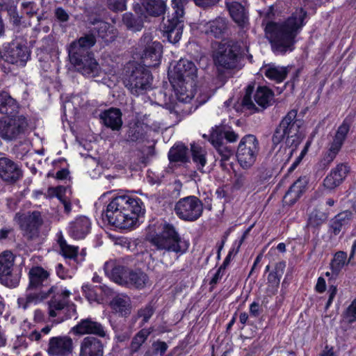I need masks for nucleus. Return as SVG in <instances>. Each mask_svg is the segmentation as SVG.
<instances>
[{
    "instance_id": "nucleus-28",
    "label": "nucleus",
    "mask_w": 356,
    "mask_h": 356,
    "mask_svg": "<svg viewBox=\"0 0 356 356\" xmlns=\"http://www.w3.org/2000/svg\"><path fill=\"white\" fill-rule=\"evenodd\" d=\"M90 229V220L86 216H80L70 222L69 233L74 239H82L88 234Z\"/></svg>"
},
{
    "instance_id": "nucleus-20",
    "label": "nucleus",
    "mask_w": 356,
    "mask_h": 356,
    "mask_svg": "<svg viewBox=\"0 0 356 356\" xmlns=\"http://www.w3.org/2000/svg\"><path fill=\"white\" fill-rule=\"evenodd\" d=\"M132 211L129 209L128 213L120 211L121 213H112L108 214L106 217L109 223L120 229H128L131 227L138 220V218L142 211Z\"/></svg>"
},
{
    "instance_id": "nucleus-7",
    "label": "nucleus",
    "mask_w": 356,
    "mask_h": 356,
    "mask_svg": "<svg viewBox=\"0 0 356 356\" xmlns=\"http://www.w3.org/2000/svg\"><path fill=\"white\" fill-rule=\"evenodd\" d=\"M245 51H248L247 46L243 48L238 42H221L213 53L214 64L218 70L235 69L238 66Z\"/></svg>"
},
{
    "instance_id": "nucleus-8",
    "label": "nucleus",
    "mask_w": 356,
    "mask_h": 356,
    "mask_svg": "<svg viewBox=\"0 0 356 356\" xmlns=\"http://www.w3.org/2000/svg\"><path fill=\"white\" fill-rule=\"evenodd\" d=\"M176 99H170L169 102L165 104V108L169 110L170 113L174 115L177 118L188 113L187 109L184 105L189 103L194 97L195 83L188 85L186 82H171Z\"/></svg>"
},
{
    "instance_id": "nucleus-2",
    "label": "nucleus",
    "mask_w": 356,
    "mask_h": 356,
    "mask_svg": "<svg viewBox=\"0 0 356 356\" xmlns=\"http://www.w3.org/2000/svg\"><path fill=\"white\" fill-rule=\"evenodd\" d=\"M306 16L307 12L298 8L285 20L266 24V35L275 52L285 54L293 50L296 38L305 25Z\"/></svg>"
},
{
    "instance_id": "nucleus-6",
    "label": "nucleus",
    "mask_w": 356,
    "mask_h": 356,
    "mask_svg": "<svg viewBox=\"0 0 356 356\" xmlns=\"http://www.w3.org/2000/svg\"><path fill=\"white\" fill-rule=\"evenodd\" d=\"M104 272L113 282L129 288L143 289L149 282L147 274L141 270L127 269L113 261L106 262Z\"/></svg>"
},
{
    "instance_id": "nucleus-56",
    "label": "nucleus",
    "mask_w": 356,
    "mask_h": 356,
    "mask_svg": "<svg viewBox=\"0 0 356 356\" xmlns=\"http://www.w3.org/2000/svg\"><path fill=\"white\" fill-rule=\"evenodd\" d=\"M280 274L271 272L268 276V282L273 288H277L280 282Z\"/></svg>"
},
{
    "instance_id": "nucleus-35",
    "label": "nucleus",
    "mask_w": 356,
    "mask_h": 356,
    "mask_svg": "<svg viewBox=\"0 0 356 356\" xmlns=\"http://www.w3.org/2000/svg\"><path fill=\"white\" fill-rule=\"evenodd\" d=\"M141 4L146 12L153 16L162 15L166 8L163 0H141Z\"/></svg>"
},
{
    "instance_id": "nucleus-51",
    "label": "nucleus",
    "mask_w": 356,
    "mask_h": 356,
    "mask_svg": "<svg viewBox=\"0 0 356 356\" xmlns=\"http://www.w3.org/2000/svg\"><path fill=\"white\" fill-rule=\"evenodd\" d=\"M344 318L349 323L356 321V299L354 300L351 305L347 308Z\"/></svg>"
},
{
    "instance_id": "nucleus-24",
    "label": "nucleus",
    "mask_w": 356,
    "mask_h": 356,
    "mask_svg": "<svg viewBox=\"0 0 356 356\" xmlns=\"http://www.w3.org/2000/svg\"><path fill=\"white\" fill-rule=\"evenodd\" d=\"M22 176V172L19 166L12 160L0 158V177L8 182H14Z\"/></svg>"
},
{
    "instance_id": "nucleus-55",
    "label": "nucleus",
    "mask_w": 356,
    "mask_h": 356,
    "mask_svg": "<svg viewBox=\"0 0 356 356\" xmlns=\"http://www.w3.org/2000/svg\"><path fill=\"white\" fill-rule=\"evenodd\" d=\"M154 352L156 354L159 353L161 355H164L168 349V345L164 341H156L152 343Z\"/></svg>"
},
{
    "instance_id": "nucleus-32",
    "label": "nucleus",
    "mask_w": 356,
    "mask_h": 356,
    "mask_svg": "<svg viewBox=\"0 0 356 356\" xmlns=\"http://www.w3.org/2000/svg\"><path fill=\"white\" fill-rule=\"evenodd\" d=\"M261 71L268 79L277 83L282 82L288 74L286 67L275 65H268L262 67Z\"/></svg>"
},
{
    "instance_id": "nucleus-14",
    "label": "nucleus",
    "mask_w": 356,
    "mask_h": 356,
    "mask_svg": "<svg viewBox=\"0 0 356 356\" xmlns=\"http://www.w3.org/2000/svg\"><path fill=\"white\" fill-rule=\"evenodd\" d=\"M151 81L152 76L149 70L139 66L132 71L125 81V86L132 94L139 95L150 88Z\"/></svg>"
},
{
    "instance_id": "nucleus-41",
    "label": "nucleus",
    "mask_w": 356,
    "mask_h": 356,
    "mask_svg": "<svg viewBox=\"0 0 356 356\" xmlns=\"http://www.w3.org/2000/svg\"><path fill=\"white\" fill-rule=\"evenodd\" d=\"M145 135V126L143 124L137 122L130 126L127 134V140L137 142L142 140Z\"/></svg>"
},
{
    "instance_id": "nucleus-47",
    "label": "nucleus",
    "mask_w": 356,
    "mask_h": 356,
    "mask_svg": "<svg viewBox=\"0 0 356 356\" xmlns=\"http://www.w3.org/2000/svg\"><path fill=\"white\" fill-rule=\"evenodd\" d=\"M252 91V88L249 86L247 88L246 94L243 98L242 105L244 108L253 111H259L260 109L256 107L254 103L251 99L250 93Z\"/></svg>"
},
{
    "instance_id": "nucleus-31",
    "label": "nucleus",
    "mask_w": 356,
    "mask_h": 356,
    "mask_svg": "<svg viewBox=\"0 0 356 356\" xmlns=\"http://www.w3.org/2000/svg\"><path fill=\"white\" fill-rule=\"evenodd\" d=\"M111 309L121 316H126L131 313V300L124 294H120L113 298L110 302Z\"/></svg>"
},
{
    "instance_id": "nucleus-1",
    "label": "nucleus",
    "mask_w": 356,
    "mask_h": 356,
    "mask_svg": "<svg viewBox=\"0 0 356 356\" xmlns=\"http://www.w3.org/2000/svg\"><path fill=\"white\" fill-rule=\"evenodd\" d=\"M29 283L25 298L18 299V303L24 309L31 304H38L50 298L48 301V314L54 318L58 312L65 308L68 303L71 292L58 285L51 286L48 290H41L47 284L50 273L41 266L32 267L29 272Z\"/></svg>"
},
{
    "instance_id": "nucleus-40",
    "label": "nucleus",
    "mask_w": 356,
    "mask_h": 356,
    "mask_svg": "<svg viewBox=\"0 0 356 356\" xmlns=\"http://www.w3.org/2000/svg\"><path fill=\"white\" fill-rule=\"evenodd\" d=\"M350 261V258L347 259V253L343 251H339L334 255L330 266L333 273L335 275L343 269Z\"/></svg>"
},
{
    "instance_id": "nucleus-42",
    "label": "nucleus",
    "mask_w": 356,
    "mask_h": 356,
    "mask_svg": "<svg viewBox=\"0 0 356 356\" xmlns=\"http://www.w3.org/2000/svg\"><path fill=\"white\" fill-rule=\"evenodd\" d=\"M58 243L63 256L69 259H75L76 257L78 247L67 244L61 234L58 236Z\"/></svg>"
},
{
    "instance_id": "nucleus-63",
    "label": "nucleus",
    "mask_w": 356,
    "mask_h": 356,
    "mask_svg": "<svg viewBox=\"0 0 356 356\" xmlns=\"http://www.w3.org/2000/svg\"><path fill=\"white\" fill-rule=\"evenodd\" d=\"M337 287L334 286H331L329 288V290H328L329 297H328V300H327V304L325 306L326 309L328 308L330 306V305L332 304V302L337 294Z\"/></svg>"
},
{
    "instance_id": "nucleus-16",
    "label": "nucleus",
    "mask_w": 356,
    "mask_h": 356,
    "mask_svg": "<svg viewBox=\"0 0 356 356\" xmlns=\"http://www.w3.org/2000/svg\"><path fill=\"white\" fill-rule=\"evenodd\" d=\"M227 28V22L222 17L213 19H200L197 24V29L200 33L215 38L223 37Z\"/></svg>"
},
{
    "instance_id": "nucleus-52",
    "label": "nucleus",
    "mask_w": 356,
    "mask_h": 356,
    "mask_svg": "<svg viewBox=\"0 0 356 356\" xmlns=\"http://www.w3.org/2000/svg\"><path fill=\"white\" fill-rule=\"evenodd\" d=\"M154 314V309L152 306L147 305L145 307L140 309L138 315L140 318H143V324L146 323Z\"/></svg>"
},
{
    "instance_id": "nucleus-54",
    "label": "nucleus",
    "mask_w": 356,
    "mask_h": 356,
    "mask_svg": "<svg viewBox=\"0 0 356 356\" xmlns=\"http://www.w3.org/2000/svg\"><path fill=\"white\" fill-rule=\"evenodd\" d=\"M248 183L247 178L242 174L235 175L233 186L235 189L239 190L246 186Z\"/></svg>"
},
{
    "instance_id": "nucleus-21",
    "label": "nucleus",
    "mask_w": 356,
    "mask_h": 356,
    "mask_svg": "<svg viewBox=\"0 0 356 356\" xmlns=\"http://www.w3.org/2000/svg\"><path fill=\"white\" fill-rule=\"evenodd\" d=\"M348 131L349 126L346 123H343L338 128L333 140L330 143L329 149L324 156V161L327 163H331L336 157L342 147Z\"/></svg>"
},
{
    "instance_id": "nucleus-13",
    "label": "nucleus",
    "mask_w": 356,
    "mask_h": 356,
    "mask_svg": "<svg viewBox=\"0 0 356 356\" xmlns=\"http://www.w3.org/2000/svg\"><path fill=\"white\" fill-rule=\"evenodd\" d=\"M28 122L23 115H12L0 120V137L5 140H13L23 134Z\"/></svg>"
},
{
    "instance_id": "nucleus-26",
    "label": "nucleus",
    "mask_w": 356,
    "mask_h": 356,
    "mask_svg": "<svg viewBox=\"0 0 356 356\" xmlns=\"http://www.w3.org/2000/svg\"><path fill=\"white\" fill-rule=\"evenodd\" d=\"M348 172V167L345 164H339L334 168L330 173L325 178L324 186L332 190L339 186Z\"/></svg>"
},
{
    "instance_id": "nucleus-61",
    "label": "nucleus",
    "mask_w": 356,
    "mask_h": 356,
    "mask_svg": "<svg viewBox=\"0 0 356 356\" xmlns=\"http://www.w3.org/2000/svg\"><path fill=\"white\" fill-rule=\"evenodd\" d=\"M153 41V36L151 33H145L143 35V37L140 38V45L143 46L144 48H145L147 46H149L151 44L152 42H154Z\"/></svg>"
},
{
    "instance_id": "nucleus-58",
    "label": "nucleus",
    "mask_w": 356,
    "mask_h": 356,
    "mask_svg": "<svg viewBox=\"0 0 356 356\" xmlns=\"http://www.w3.org/2000/svg\"><path fill=\"white\" fill-rule=\"evenodd\" d=\"M122 21L128 29H134L136 26V22L131 13L124 14Z\"/></svg>"
},
{
    "instance_id": "nucleus-29",
    "label": "nucleus",
    "mask_w": 356,
    "mask_h": 356,
    "mask_svg": "<svg viewBox=\"0 0 356 356\" xmlns=\"http://www.w3.org/2000/svg\"><path fill=\"white\" fill-rule=\"evenodd\" d=\"M353 218V213L344 211L335 216L330 221V229L331 234L337 236L346 228Z\"/></svg>"
},
{
    "instance_id": "nucleus-36",
    "label": "nucleus",
    "mask_w": 356,
    "mask_h": 356,
    "mask_svg": "<svg viewBox=\"0 0 356 356\" xmlns=\"http://www.w3.org/2000/svg\"><path fill=\"white\" fill-rule=\"evenodd\" d=\"M94 29L97 32L105 42H108L113 41L116 37L115 30L113 26L104 21H98L95 24Z\"/></svg>"
},
{
    "instance_id": "nucleus-19",
    "label": "nucleus",
    "mask_w": 356,
    "mask_h": 356,
    "mask_svg": "<svg viewBox=\"0 0 356 356\" xmlns=\"http://www.w3.org/2000/svg\"><path fill=\"white\" fill-rule=\"evenodd\" d=\"M72 332L76 335L93 334L100 337L106 336L104 327L90 318L81 319L72 328Z\"/></svg>"
},
{
    "instance_id": "nucleus-60",
    "label": "nucleus",
    "mask_w": 356,
    "mask_h": 356,
    "mask_svg": "<svg viewBox=\"0 0 356 356\" xmlns=\"http://www.w3.org/2000/svg\"><path fill=\"white\" fill-rule=\"evenodd\" d=\"M223 136L227 141L230 143L236 142L239 138V136L232 130L224 131L222 137Z\"/></svg>"
},
{
    "instance_id": "nucleus-37",
    "label": "nucleus",
    "mask_w": 356,
    "mask_h": 356,
    "mask_svg": "<svg viewBox=\"0 0 356 356\" xmlns=\"http://www.w3.org/2000/svg\"><path fill=\"white\" fill-rule=\"evenodd\" d=\"M272 91L266 86L259 87L254 94V102L263 110L270 105V102L273 98Z\"/></svg>"
},
{
    "instance_id": "nucleus-39",
    "label": "nucleus",
    "mask_w": 356,
    "mask_h": 356,
    "mask_svg": "<svg viewBox=\"0 0 356 356\" xmlns=\"http://www.w3.org/2000/svg\"><path fill=\"white\" fill-rule=\"evenodd\" d=\"M152 331L153 328L152 327L142 329L134 336L129 347L131 353L133 354L138 351Z\"/></svg>"
},
{
    "instance_id": "nucleus-38",
    "label": "nucleus",
    "mask_w": 356,
    "mask_h": 356,
    "mask_svg": "<svg viewBox=\"0 0 356 356\" xmlns=\"http://www.w3.org/2000/svg\"><path fill=\"white\" fill-rule=\"evenodd\" d=\"M15 257L10 251H4L0 254V275L7 276L12 273Z\"/></svg>"
},
{
    "instance_id": "nucleus-23",
    "label": "nucleus",
    "mask_w": 356,
    "mask_h": 356,
    "mask_svg": "<svg viewBox=\"0 0 356 356\" xmlns=\"http://www.w3.org/2000/svg\"><path fill=\"white\" fill-rule=\"evenodd\" d=\"M209 140L216 148L222 161H228L233 155L232 149L223 142L222 130L219 127L213 128Z\"/></svg>"
},
{
    "instance_id": "nucleus-57",
    "label": "nucleus",
    "mask_w": 356,
    "mask_h": 356,
    "mask_svg": "<svg viewBox=\"0 0 356 356\" xmlns=\"http://www.w3.org/2000/svg\"><path fill=\"white\" fill-rule=\"evenodd\" d=\"M245 237V234H243V236H242L240 242H239V244H238V248L236 250H234V249L230 250L227 254V256L226 257L225 261H223V264L220 266V267L223 268L224 269L226 268V267L227 266V265L229 264L230 260L232 259V254H236V253L238 252V249L240 248V245L243 243V241H244V238Z\"/></svg>"
},
{
    "instance_id": "nucleus-50",
    "label": "nucleus",
    "mask_w": 356,
    "mask_h": 356,
    "mask_svg": "<svg viewBox=\"0 0 356 356\" xmlns=\"http://www.w3.org/2000/svg\"><path fill=\"white\" fill-rule=\"evenodd\" d=\"M300 195H301L299 194L297 191L293 190V188L290 187L284 197V202L286 204H293Z\"/></svg>"
},
{
    "instance_id": "nucleus-45",
    "label": "nucleus",
    "mask_w": 356,
    "mask_h": 356,
    "mask_svg": "<svg viewBox=\"0 0 356 356\" xmlns=\"http://www.w3.org/2000/svg\"><path fill=\"white\" fill-rule=\"evenodd\" d=\"M328 216V212H321L315 210L309 216L308 225L312 227H317L321 225L327 218Z\"/></svg>"
},
{
    "instance_id": "nucleus-64",
    "label": "nucleus",
    "mask_w": 356,
    "mask_h": 356,
    "mask_svg": "<svg viewBox=\"0 0 356 356\" xmlns=\"http://www.w3.org/2000/svg\"><path fill=\"white\" fill-rule=\"evenodd\" d=\"M250 313L254 317H257L260 314V306L258 302H254L250 305Z\"/></svg>"
},
{
    "instance_id": "nucleus-34",
    "label": "nucleus",
    "mask_w": 356,
    "mask_h": 356,
    "mask_svg": "<svg viewBox=\"0 0 356 356\" xmlns=\"http://www.w3.org/2000/svg\"><path fill=\"white\" fill-rule=\"evenodd\" d=\"M17 102L6 92H0V113L6 115H14L18 110Z\"/></svg>"
},
{
    "instance_id": "nucleus-22",
    "label": "nucleus",
    "mask_w": 356,
    "mask_h": 356,
    "mask_svg": "<svg viewBox=\"0 0 356 356\" xmlns=\"http://www.w3.org/2000/svg\"><path fill=\"white\" fill-rule=\"evenodd\" d=\"M30 54L26 46L17 42L10 44L3 54L4 60L12 64L24 65Z\"/></svg>"
},
{
    "instance_id": "nucleus-46",
    "label": "nucleus",
    "mask_w": 356,
    "mask_h": 356,
    "mask_svg": "<svg viewBox=\"0 0 356 356\" xmlns=\"http://www.w3.org/2000/svg\"><path fill=\"white\" fill-rule=\"evenodd\" d=\"M22 9L24 13L31 17L35 15L39 10L34 0H27L22 2Z\"/></svg>"
},
{
    "instance_id": "nucleus-15",
    "label": "nucleus",
    "mask_w": 356,
    "mask_h": 356,
    "mask_svg": "<svg viewBox=\"0 0 356 356\" xmlns=\"http://www.w3.org/2000/svg\"><path fill=\"white\" fill-rule=\"evenodd\" d=\"M197 68L195 63L187 59H180L170 74L171 82H186L188 85L195 83Z\"/></svg>"
},
{
    "instance_id": "nucleus-44",
    "label": "nucleus",
    "mask_w": 356,
    "mask_h": 356,
    "mask_svg": "<svg viewBox=\"0 0 356 356\" xmlns=\"http://www.w3.org/2000/svg\"><path fill=\"white\" fill-rule=\"evenodd\" d=\"M188 149L183 145L172 147L168 154L171 161H185L187 156Z\"/></svg>"
},
{
    "instance_id": "nucleus-59",
    "label": "nucleus",
    "mask_w": 356,
    "mask_h": 356,
    "mask_svg": "<svg viewBox=\"0 0 356 356\" xmlns=\"http://www.w3.org/2000/svg\"><path fill=\"white\" fill-rule=\"evenodd\" d=\"M55 16L61 22H65L69 19V15L63 8H57L55 10Z\"/></svg>"
},
{
    "instance_id": "nucleus-3",
    "label": "nucleus",
    "mask_w": 356,
    "mask_h": 356,
    "mask_svg": "<svg viewBox=\"0 0 356 356\" xmlns=\"http://www.w3.org/2000/svg\"><path fill=\"white\" fill-rule=\"evenodd\" d=\"M147 239L157 250L163 251L162 263L171 264L165 257L170 252L182 254L186 252L188 244L179 236L173 225L161 220L148 227Z\"/></svg>"
},
{
    "instance_id": "nucleus-9",
    "label": "nucleus",
    "mask_w": 356,
    "mask_h": 356,
    "mask_svg": "<svg viewBox=\"0 0 356 356\" xmlns=\"http://www.w3.org/2000/svg\"><path fill=\"white\" fill-rule=\"evenodd\" d=\"M174 13L167 20H163V35L171 43H177L181 39L184 28V8L177 0H172Z\"/></svg>"
},
{
    "instance_id": "nucleus-62",
    "label": "nucleus",
    "mask_w": 356,
    "mask_h": 356,
    "mask_svg": "<svg viewBox=\"0 0 356 356\" xmlns=\"http://www.w3.org/2000/svg\"><path fill=\"white\" fill-rule=\"evenodd\" d=\"M195 5L202 8L216 5L220 0H193Z\"/></svg>"
},
{
    "instance_id": "nucleus-33",
    "label": "nucleus",
    "mask_w": 356,
    "mask_h": 356,
    "mask_svg": "<svg viewBox=\"0 0 356 356\" xmlns=\"http://www.w3.org/2000/svg\"><path fill=\"white\" fill-rule=\"evenodd\" d=\"M231 17L240 26H245L248 22V17L245 8L238 2L227 4Z\"/></svg>"
},
{
    "instance_id": "nucleus-5",
    "label": "nucleus",
    "mask_w": 356,
    "mask_h": 356,
    "mask_svg": "<svg viewBox=\"0 0 356 356\" xmlns=\"http://www.w3.org/2000/svg\"><path fill=\"white\" fill-rule=\"evenodd\" d=\"M297 111L293 109L288 112L275 129L272 136L274 147L281 145L285 140L286 146L289 147V152L282 160H288L295 148L301 142L303 135L300 131L301 122L296 119Z\"/></svg>"
},
{
    "instance_id": "nucleus-12",
    "label": "nucleus",
    "mask_w": 356,
    "mask_h": 356,
    "mask_svg": "<svg viewBox=\"0 0 356 356\" xmlns=\"http://www.w3.org/2000/svg\"><path fill=\"white\" fill-rule=\"evenodd\" d=\"M14 220L18 223L23 234L29 240L39 236L40 227L43 224L41 213L38 211L26 213H17Z\"/></svg>"
},
{
    "instance_id": "nucleus-17",
    "label": "nucleus",
    "mask_w": 356,
    "mask_h": 356,
    "mask_svg": "<svg viewBox=\"0 0 356 356\" xmlns=\"http://www.w3.org/2000/svg\"><path fill=\"white\" fill-rule=\"evenodd\" d=\"M73 350L72 339L67 335H61L49 339L46 352L49 356H69Z\"/></svg>"
},
{
    "instance_id": "nucleus-10",
    "label": "nucleus",
    "mask_w": 356,
    "mask_h": 356,
    "mask_svg": "<svg viewBox=\"0 0 356 356\" xmlns=\"http://www.w3.org/2000/svg\"><path fill=\"white\" fill-rule=\"evenodd\" d=\"M259 151V141L254 135H246L241 140L236 152L238 163L243 169L250 168Z\"/></svg>"
},
{
    "instance_id": "nucleus-27",
    "label": "nucleus",
    "mask_w": 356,
    "mask_h": 356,
    "mask_svg": "<svg viewBox=\"0 0 356 356\" xmlns=\"http://www.w3.org/2000/svg\"><path fill=\"white\" fill-rule=\"evenodd\" d=\"M161 54V44L158 41L152 42L150 45L144 48L143 63L149 67H157L160 64Z\"/></svg>"
},
{
    "instance_id": "nucleus-49",
    "label": "nucleus",
    "mask_w": 356,
    "mask_h": 356,
    "mask_svg": "<svg viewBox=\"0 0 356 356\" xmlns=\"http://www.w3.org/2000/svg\"><path fill=\"white\" fill-rule=\"evenodd\" d=\"M107 6L113 11H123L127 7V0H107Z\"/></svg>"
},
{
    "instance_id": "nucleus-25",
    "label": "nucleus",
    "mask_w": 356,
    "mask_h": 356,
    "mask_svg": "<svg viewBox=\"0 0 356 356\" xmlns=\"http://www.w3.org/2000/svg\"><path fill=\"white\" fill-rule=\"evenodd\" d=\"M79 356H104L102 342L94 337H86L81 343Z\"/></svg>"
},
{
    "instance_id": "nucleus-43",
    "label": "nucleus",
    "mask_w": 356,
    "mask_h": 356,
    "mask_svg": "<svg viewBox=\"0 0 356 356\" xmlns=\"http://www.w3.org/2000/svg\"><path fill=\"white\" fill-rule=\"evenodd\" d=\"M191 152L193 160L197 164L198 170H202L207 163L206 151L200 146L191 145Z\"/></svg>"
},
{
    "instance_id": "nucleus-30",
    "label": "nucleus",
    "mask_w": 356,
    "mask_h": 356,
    "mask_svg": "<svg viewBox=\"0 0 356 356\" xmlns=\"http://www.w3.org/2000/svg\"><path fill=\"white\" fill-rule=\"evenodd\" d=\"M105 126L113 130H119L122 125V113L120 109L111 108L100 115Z\"/></svg>"
},
{
    "instance_id": "nucleus-11",
    "label": "nucleus",
    "mask_w": 356,
    "mask_h": 356,
    "mask_svg": "<svg viewBox=\"0 0 356 356\" xmlns=\"http://www.w3.org/2000/svg\"><path fill=\"white\" fill-rule=\"evenodd\" d=\"M176 215L185 221H195L202 214L203 204L195 196L181 198L175 206Z\"/></svg>"
},
{
    "instance_id": "nucleus-53",
    "label": "nucleus",
    "mask_w": 356,
    "mask_h": 356,
    "mask_svg": "<svg viewBox=\"0 0 356 356\" xmlns=\"http://www.w3.org/2000/svg\"><path fill=\"white\" fill-rule=\"evenodd\" d=\"M307 184V179L306 177H300L293 184L291 188H292L293 190L297 191L299 194L302 195L305 190Z\"/></svg>"
},
{
    "instance_id": "nucleus-18",
    "label": "nucleus",
    "mask_w": 356,
    "mask_h": 356,
    "mask_svg": "<svg viewBox=\"0 0 356 356\" xmlns=\"http://www.w3.org/2000/svg\"><path fill=\"white\" fill-rule=\"evenodd\" d=\"M132 211H142V202L138 198L132 197L129 195H120L114 197L108 204L106 211V216L112 213H121L124 211L128 213L129 209Z\"/></svg>"
},
{
    "instance_id": "nucleus-48",
    "label": "nucleus",
    "mask_w": 356,
    "mask_h": 356,
    "mask_svg": "<svg viewBox=\"0 0 356 356\" xmlns=\"http://www.w3.org/2000/svg\"><path fill=\"white\" fill-rule=\"evenodd\" d=\"M67 188L64 186H58L56 188H50L48 190V195L50 197H56L61 202L66 200L65 193Z\"/></svg>"
},
{
    "instance_id": "nucleus-4",
    "label": "nucleus",
    "mask_w": 356,
    "mask_h": 356,
    "mask_svg": "<svg viewBox=\"0 0 356 356\" xmlns=\"http://www.w3.org/2000/svg\"><path fill=\"white\" fill-rule=\"evenodd\" d=\"M95 42L96 40L93 35H86L72 42L68 48L71 63L77 71L89 77L97 76L99 72V64L92 54L88 51Z\"/></svg>"
}]
</instances>
